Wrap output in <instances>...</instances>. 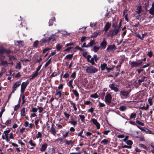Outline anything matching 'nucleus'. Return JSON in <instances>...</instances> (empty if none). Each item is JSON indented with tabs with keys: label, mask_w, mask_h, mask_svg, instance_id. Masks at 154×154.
Listing matches in <instances>:
<instances>
[{
	"label": "nucleus",
	"mask_w": 154,
	"mask_h": 154,
	"mask_svg": "<svg viewBox=\"0 0 154 154\" xmlns=\"http://www.w3.org/2000/svg\"><path fill=\"white\" fill-rule=\"evenodd\" d=\"M120 30V26L116 27L113 30H109L108 33V36L112 37L116 35L119 32Z\"/></svg>",
	"instance_id": "nucleus-1"
},
{
	"label": "nucleus",
	"mask_w": 154,
	"mask_h": 154,
	"mask_svg": "<svg viewBox=\"0 0 154 154\" xmlns=\"http://www.w3.org/2000/svg\"><path fill=\"white\" fill-rule=\"evenodd\" d=\"M86 71L89 74H94L97 72L98 69L94 66H90L87 67Z\"/></svg>",
	"instance_id": "nucleus-2"
},
{
	"label": "nucleus",
	"mask_w": 154,
	"mask_h": 154,
	"mask_svg": "<svg viewBox=\"0 0 154 154\" xmlns=\"http://www.w3.org/2000/svg\"><path fill=\"white\" fill-rule=\"evenodd\" d=\"M29 82L27 81L23 82L21 85L20 92L21 94H23L26 88L29 84Z\"/></svg>",
	"instance_id": "nucleus-3"
},
{
	"label": "nucleus",
	"mask_w": 154,
	"mask_h": 154,
	"mask_svg": "<svg viewBox=\"0 0 154 154\" xmlns=\"http://www.w3.org/2000/svg\"><path fill=\"white\" fill-rule=\"evenodd\" d=\"M138 62L133 61L130 63L131 67H137L143 63L142 60H139Z\"/></svg>",
	"instance_id": "nucleus-4"
},
{
	"label": "nucleus",
	"mask_w": 154,
	"mask_h": 154,
	"mask_svg": "<svg viewBox=\"0 0 154 154\" xmlns=\"http://www.w3.org/2000/svg\"><path fill=\"white\" fill-rule=\"evenodd\" d=\"M112 97L110 94L107 93L105 97V101L107 104L111 103Z\"/></svg>",
	"instance_id": "nucleus-5"
},
{
	"label": "nucleus",
	"mask_w": 154,
	"mask_h": 154,
	"mask_svg": "<svg viewBox=\"0 0 154 154\" xmlns=\"http://www.w3.org/2000/svg\"><path fill=\"white\" fill-rule=\"evenodd\" d=\"M27 111V109L26 108L23 107L20 110V114L21 116L24 117L25 116L26 114Z\"/></svg>",
	"instance_id": "nucleus-6"
},
{
	"label": "nucleus",
	"mask_w": 154,
	"mask_h": 154,
	"mask_svg": "<svg viewBox=\"0 0 154 154\" xmlns=\"http://www.w3.org/2000/svg\"><path fill=\"white\" fill-rule=\"evenodd\" d=\"M120 93L121 95L124 96L125 98H127L129 97V92L128 91L122 90L120 92Z\"/></svg>",
	"instance_id": "nucleus-7"
},
{
	"label": "nucleus",
	"mask_w": 154,
	"mask_h": 154,
	"mask_svg": "<svg viewBox=\"0 0 154 154\" xmlns=\"http://www.w3.org/2000/svg\"><path fill=\"white\" fill-rule=\"evenodd\" d=\"M91 121L94 124L96 125L97 129H98L100 128V125L96 119L94 118L91 119Z\"/></svg>",
	"instance_id": "nucleus-8"
},
{
	"label": "nucleus",
	"mask_w": 154,
	"mask_h": 154,
	"mask_svg": "<svg viewBox=\"0 0 154 154\" xmlns=\"http://www.w3.org/2000/svg\"><path fill=\"white\" fill-rule=\"evenodd\" d=\"M107 44V42L106 41L105 38H103L102 42L100 43V45L102 48L105 49Z\"/></svg>",
	"instance_id": "nucleus-9"
},
{
	"label": "nucleus",
	"mask_w": 154,
	"mask_h": 154,
	"mask_svg": "<svg viewBox=\"0 0 154 154\" xmlns=\"http://www.w3.org/2000/svg\"><path fill=\"white\" fill-rule=\"evenodd\" d=\"M39 69H37L36 71L32 75L30 76V79H33L34 78L36 77L38 74L39 73Z\"/></svg>",
	"instance_id": "nucleus-10"
},
{
	"label": "nucleus",
	"mask_w": 154,
	"mask_h": 154,
	"mask_svg": "<svg viewBox=\"0 0 154 154\" xmlns=\"http://www.w3.org/2000/svg\"><path fill=\"white\" fill-rule=\"evenodd\" d=\"M111 26V23L109 22H107L106 23L104 29V31L107 32L110 28Z\"/></svg>",
	"instance_id": "nucleus-11"
},
{
	"label": "nucleus",
	"mask_w": 154,
	"mask_h": 154,
	"mask_svg": "<svg viewBox=\"0 0 154 154\" xmlns=\"http://www.w3.org/2000/svg\"><path fill=\"white\" fill-rule=\"evenodd\" d=\"M149 13L152 15H154V2L152 3V6L150 9L149 10Z\"/></svg>",
	"instance_id": "nucleus-12"
},
{
	"label": "nucleus",
	"mask_w": 154,
	"mask_h": 154,
	"mask_svg": "<svg viewBox=\"0 0 154 154\" xmlns=\"http://www.w3.org/2000/svg\"><path fill=\"white\" fill-rule=\"evenodd\" d=\"M62 95L61 91L60 90H59L58 89H57L56 90V93L55 94V95L57 97H56V99L57 98V99H58L61 97Z\"/></svg>",
	"instance_id": "nucleus-13"
},
{
	"label": "nucleus",
	"mask_w": 154,
	"mask_h": 154,
	"mask_svg": "<svg viewBox=\"0 0 154 154\" xmlns=\"http://www.w3.org/2000/svg\"><path fill=\"white\" fill-rule=\"evenodd\" d=\"M70 103L71 106L73 107L74 108V110L75 111L74 112L75 114H77L78 113L77 112V108L76 107L74 103L72 101H70Z\"/></svg>",
	"instance_id": "nucleus-14"
},
{
	"label": "nucleus",
	"mask_w": 154,
	"mask_h": 154,
	"mask_svg": "<svg viewBox=\"0 0 154 154\" xmlns=\"http://www.w3.org/2000/svg\"><path fill=\"white\" fill-rule=\"evenodd\" d=\"M71 121H69V123L72 125L74 126H75L77 124V121L74 120L72 117H71Z\"/></svg>",
	"instance_id": "nucleus-15"
},
{
	"label": "nucleus",
	"mask_w": 154,
	"mask_h": 154,
	"mask_svg": "<svg viewBox=\"0 0 154 154\" xmlns=\"http://www.w3.org/2000/svg\"><path fill=\"white\" fill-rule=\"evenodd\" d=\"M109 86L111 90H113L115 92H117L118 91V88L115 86L113 84L109 85Z\"/></svg>",
	"instance_id": "nucleus-16"
},
{
	"label": "nucleus",
	"mask_w": 154,
	"mask_h": 154,
	"mask_svg": "<svg viewBox=\"0 0 154 154\" xmlns=\"http://www.w3.org/2000/svg\"><path fill=\"white\" fill-rule=\"evenodd\" d=\"M97 57L96 55H94V57H92L91 59V60H89L88 59V61L90 63H91L92 65H94L95 64L94 63V60H95L96 61L97 60L96 58H97Z\"/></svg>",
	"instance_id": "nucleus-17"
},
{
	"label": "nucleus",
	"mask_w": 154,
	"mask_h": 154,
	"mask_svg": "<svg viewBox=\"0 0 154 154\" xmlns=\"http://www.w3.org/2000/svg\"><path fill=\"white\" fill-rule=\"evenodd\" d=\"M97 42L94 40H91L90 42L88 44L89 47H92L93 45H95Z\"/></svg>",
	"instance_id": "nucleus-18"
},
{
	"label": "nucleus",
	"mask_w": 154,
	"mask_h": 154,
	"mask_svg": "<svg viewBox=\"0 0 154 154\" xmlns=\"http://www.w3.org/2000/svg\"><path fill=\"white\" fill-rule=\"evenodd\" d=\"M55 35L53 34L50 36L48 39V42H50L52 41L53 42L55 40Z\"/></svg>",
	"instance_id": "nucleus-19"
},
{
	"label": "nucleus",
	"mask_w": 154,
	"mask_h": 154,
	"mask_svg": "<svg viewBox=\"0 0 154 154\" xmlns=\"http://www.w3.org/2000/svg\"><path fill=\"white\" fill-rule=\"evenodd\" d=\"M115 48L116 46L115 45H109L108 46L107 48L106 51H109L115 49Z\"/></svg>",
	"instance_id": "nucleus-20"
},
{
	"label": "nucleus",
	"mask_w": 154,
	"mask_h": 154,
	"mask_svg": "<svg viewBox=\"0 0 154 154\" xmlns=\"http://www.w3.org/2000/svg\"><path fill=\"white\" fill-rule=\"evenodd\" d=\"M54 125L52 124L51 127L50 129V132L51 134L53 135H54L56 133V132L55 129V128L54 127Z\"/></svg>",
	"instance_id": "nucleus-21"
},
{
	"label": "nucleus",
	"mask_w": 154,
	"mask_h": 154,
	"mask_svg": "<svg viewBox=\"0 0 154 154\" xmlns=\"http://www.w3.org/2000/svg\"><path fill=\"white\" fill-rule=\"evenodd\" d=\"M127 10H125L124 11L123 13V16H124L125 20L127 22L128 21V14H127Z\"/></svg>",
	"instance_id": "nucleus-22"
},
{
	"label": "nucleus",
	"mask_w": 154,
	"mask_h": 154,
	"mask_svg": "<svg viewBox=\"0 0 154 154\" xmlns=\"http://www.w3.org/2000/svg\"><path fill=\"white\" fill-rule=\"evenodd\" d=\"M47 146L48 145L46 143H44L40 149L41 151H44L47 148Z\"/></svg>",
	"instance_id": "nucleus-23"
},
{
	"label": "nucleus",
	"mask_w": 154,
	"mask_h": 154,
	"mask_svg": "<svg viewBox=\"0 0 154 154\" xmlns=\"http://www.w3.org/2000/svg\"><path fill=\"white\" fill-rule=\"evenodd\" d=\"M21 84V82L20 81H17L13 85L12 88H14L16 89Z\"/></svg>",
	"instance_id": "nucleus-24"
},
{
	"label": "nucleus",
	"mask_w": 154,
	"mask_h": 154,
	"mask_svg": "<svg viewBox=\"0 0 154 154\" xmlns=\"http://www.w3.org/2000/svg\"><path fill=\"white\" fill-rule=\"evenodd\" d=\"M109 139H105L103 140L101 142V143L103 145H106L109 142V141L108 140Z\"/></svg>",
	"instance_id": "nucleus-25"
},
{
	"label": "nucleus",
	"mask_w": 154,
	"mask_h": 154,
	"mask_svg": "<svg viewBox=\"0 0 154 154\" xmlns=\"http://www.w3.org/2000/svg\"><path fill=\"white\" fill-rule=\"evenodd\" d=\"M136 10V12L138 14H140L142 11L141 6H137V8Z\"/></svg>",
	"instance_id": "nucleus-26"
},
{
	"label": "nucleus",
	"mask_w": 154,
	"mask_h": 154,
	"mask_svg": "<svg viewBox=\"0 0 154 154\" xmlns=\"http://www.w3.org/2000/svg\"><path fill=\"white\" fill-rule=\"evenodd\" d=\"M107 65L105 63H103L100 65L101 69L102 70H104L107 67Z\"/></svg>",
	"instance_id": "nucleus-27"
},
{
	"label": "nucleus",
	"mask_w": 154,
	"mask_h": 154,
	"mask_svg": "<svg viewBox=\"0 0 154 154\" xmlns=\"http://www.w3.org/2000/svg\"><path fill=\"white\" fill-rule=\"evenodd\" d=\"M99 46H94L93 47V50L94 52H97L100 49Z\"/></svg>",
	"instance_id": "nucleus-28"
},
{
	"label": "nucleus",
	"mask_w": 154,
	"mask_h": 154,
	"mask_svg": "<svg viewBox=\"0 0 154 154\" xmlns=\"http://www.w3.org/2000/svg\"><path fill=\"white\" fill-rule=\"evenodd\" d=\"M100 33L99 32H95L92 34L91 37L93 38H96L99 34Z\"/></svg>",
	"instance_id": "nucleus-29"
},
{
	"label": "nucleus",
	"mask_w": 154,
	"mask_h": 154,
	"mask_svg": "<svg viewBox=\"0 0 154 154\" xmlns=\"http://www.w3.org/2000/svg\"><path fill=\"white\" fill-rule=\"evenodd\" d=\"M29 143L31 146H35L36 144L34 141L32 140H30L29 142Z\"/></svg>",
	"instance_id": "nucleus-30"
},
{
	"label": "nucleus",
	"mask_w": 154,
	"mask_h": 154,
	"mask_svg": "<svg viewBox=\"0 0 154 154\" xmlns=\"http://www.w3.org/2000/svg\"><path fill=\"white\" fill-rule=\"evenodd\" d=\"M145 79L146 77L145 76L142 77L140 79L138 80V83L140 84L142 82L146 81Z\"/></svg>",
	"instance_id": "nucleus-31"
},
{
	"label": "nucleus",
	"mask_w": 154,
	"mask_h": 154,
	"mask_svg": "<svg viewBox=\"0 0 154 154\" xmlns=\"http://www.w3.org/2000/svg\"><path fill=\"white\" fill-rule=\"evenodd\" d=\"M38 108V112L39 113H42L44 110L45 108L42 106H37Z\"/></svg>",
	"instance_id": "nucleus-32"
},
{
	"label": "nucleus",
	"mask_w": 154,
	"mask_h": 154,
	"mask_svg": "<svg viewBox=\"0 0 154 154\" xmlns=\"http://www.w3.org/2000/svg\"><path fill=\"white\" fill-rule=\"evenodd\" d=\"M11 130L10 129L7 130L5 131H4V133L5 134V136L6 137H8V133L10 132Z\"/></svg>",
	"instance_id": "nucleus-33"
},
{
	"label": "nucleus",
	"mask_w": 154,
	"mask_h": 154,
	"mask_svg": "<svg viewBox=\"0 0 154 154\" xmlns=\"http://www.w3.org/2000/svg\"><path fill=\"white\" fill-rule=\"evenodd\" d=\"M65 143L68 146L70 144L72 145L73 143V142L72 140H66Z\"/></svg>",
	"instance_id": "nucleus-34"
},
{
	"label": "nucleus",
	"mask_w": 154,
	"mask_h": 154,
	"mask_svg": "<svg viewBox=\"0 0 154 154\" xmlns=\"http://www.w3.org/2000/svg\"><path fill=\"white\" fill-rule=\"evenodd\" d=\"M72 91L76 97H79V94L77 91L76 90H73Z\"/></svg>",
	"instance_id": "nucleus-35"
},
{
	"label": "nucleus",
	"mask_w": 154,
	"mask_h": 154,
	"mask_svg": "<svg viewBox=\"0 0 154 154\" xmlns=\"http://www.w3.org/2000/svg\"><path fill=\"white\" fill-rule=\"evenodd\" d=\"M79 117L81 119V121L82 122H85V116L83 115H80Z\"/></svg>",
	"instance_id": "nucleus-36"
},
{
	"label": "nucleus",
	"mask_w": 154,
	"mask_h": 154,
	"mask_svg": "<svg viewBox=\"0 0 154 154\" xmlns=\"http://www.w3.org/2000/svg\"><path fill=\"white\" fill-rule=\"evenodd\" d=\"M126 109L127 108L125 106H121L119 108V109L122 111H124L126 110Z\"/></svg>",
	"instance_id": "nucleus-37"
},
{
	"label": "nucleus",
	"mask_w": 154,
	"mask_h": 154,
	"mask_svg": "<svg viewBox=\"0 0 154 154\" xmlns=\"http://www.w3.org/2000/svg\"><path fill=\"white\" fill-rule=\"evenodd\" d=\"M149 108V105L148 104L146 105V106H143L141 108L142 109H144L145 110H147Z\"/></svg>",
	"instance_id": "nucleus-38"
},
{
	"label": "nucleus",
	"mask_w": 154,
	"mask_h": 154,
	"mask_svg": "<svg viewBox=\"0 0 154 154\" xmlns=\"http://www.w3.org/2000/svg\"><path fill=\"white\" fill-rule=\"evenodd\" d=\"M136 116V114L135 113H132L130 117V119L135 118Z\"/></svg>",
	"instance_id": "nucleus-39"
},
{
	"label": "nucleus",
	"mask_w": 154,
	"mask_h": 154,
	"mask_svg": "<svg viewBox=\"0 0 154 154\" xmlns=\"http://www.w3.org/2000/svg\"><path fill=\"white\" fill-rule=\"evenodd\" d=\"M38 40L35 41L33 44V47L35 48H37L38 45Z\"/></svg>",
	"instance_id": "nucleus-40"
},
{
	"label": "nucleus",
	"mask_w": 154,
	"mask_h": 154,
	"mask_svg": "<svg viewBox=\"0 0 154 154\" xmlns=\"http://www.w3.org/2000/svg\"><path fill=\"white\" fill-rule=\"evenodd\" d=\"M73 81V79H71L70 80V81L69 82V86L71 88H73V87L72 85V83Z\"/></svg>",
	"instance_id": "nucleus-41"
},
{
	"label": "nucleus",
	"mask_w": 154,
	"mask_h": 154,
	"mask_svg": "<svg viewBox=\"0 0 154 154\" xmlns=\"http://www.w3.org/2000/svg\"><path fill=\"white\" fill-rule=\"evenodd\" d=\"M128 145L131 146L133 144V142L131 140H127L125 142Z\"/></svg>",
	"instance_id": "nucleus-42"
},
{
	"label": "nucleus",
	"mask_w": 154,
	"mask_h": 154,
	"mask_svg": "<svg viewBox=\"0 0 154 154\" xmlns=\"http://www.w3.org/2000/svg\"><path fill=\"white\" fill-rule=\"evenodd\" d=\"M64 114L65 117L67 119H69V118L70 115L66 112H64Z\"/></svg>",
	"instance_id": "nucleus-43"
},
{
	"label": "nucleus",
	"mask_w": 154,
	"mask_h": 154,
	"mask_svg": "<svg viewBox=\"0 0 154 154\" xmlns=\"http://www.w3.org/2000/svg\"><path fill=\"white\" fill-rule=\"evenodd\" d=\"M73 55V54L67 55L66 57V58L67 59H71Z\"/></svg>",
	"instance_id": "nucleus-44"
},
{
	"label": "nucleus",
	"mask_w": 154,
	"mask_h": 154,
	"mask_svg": "<svg viewBox=\"0 0 154 154\" xmlns=\"http://www.w3.org/2000/svg\"><path fill=\"white\" fill-rule=\"evenodd\" d=\"M38 111V108L34 107H32V109L31 110V111L34 113H35L37 112Z\"/></svg>",
	"instance_id": "nucleus-45"
},
{
	"label": "nucleus",
	"mask_w": 154,
	"mask_h": 154,
	"mask_svg": "<svg viewBox=\"0 0 154 154\" xmlns=\"http://www.w3.org/2000/svg\"><path fill=\"white\" fill-rule=\"evenodd\" d=\"M12 121V119H10L7 120L5 123V124L7 125L11 124Z\"/></svg>",
	"instance_id": "nucleus-46"
},
{
	"label": "nucleus",
	"mask_w": 154,
	"mask_h": 154,
	"mask_svg": "<svg viewBox=\"0 0 154 154\" xmlns=\"http://www.w3.org/2000/svg\"><path fill=\"white\" fill-rule=\"evenodd\" d=\"M36 138L37 139L39 138H41L42 137V134L40 132H38L36 135Z\"/></svg>",
	"instance_id": "nucleus-47"
},
{
	"label": "nucleus",
	"mask_w": 154,
	"mask_h": 154,
	"mask_svg": "<svg viewBox=\"0 0 154 154\" xmlns=\"http://www.w3.org/2000/svg\"><path fill=\"white\" fill-rule=\"evenodd\" d=\"M69 134H70V133L69 131H68L65 133V134H63V136L64 138H66L68 137Z\"/></svg>",
	"instance_id": "nucleus-48"
},
{
	"label": "nucleus",
	"mask_w": 154,
	"mask_h": 154,
	"mask_svg": "<svg viewBox=\"0 0 154 154\" xmlns=\"http://www.w3.org/2000/svg\"><path fill=\"white\" fill-rule=\"evenodd\" d=\"M21 68V64L20 63H17L16 66V68L17 69H20Z\"/></svg>",
	"instance_id": "nucleus-49"
},
{
	"label": "nucleus",
	"mask_w": 154,
	"mask_h": 154,
	"mask_svg": "<svg viewBox=\"0 0 154 154\" xmlns=\"http://www.w3.org/2000/svg\"><path fill=\"white\" fill-rule=\"evenodd\" d=\"M51 59H50L48 60L46 63L45 65V68L47 67L50 64V63L51 62Z\"/></svg>",
	"instance_id": "nucleus-50"
},
{
	"label": "nucleus",
	"mask_w": 154,
	"mask_h": 154,
	"mask_svg": "<svg viewBox=\"0 0 154 154\" xmlns=\"http://www.w3.org/2000/svg\"><path fill=\"white\" fill-rule=\"evenodd\" d=\"M98 97V95L96 94H91V97L94 98H97Z\"/></svg>",
	"instance_id": "nucleus-51"
},
{
	"label": "nucleus",
	"mask_w": 154,
	"mask_h": 154,
	"mask_svg": "<svg viewBox=\"0 0 154 154\" xmlns=\"http://www.w3.org/2000/svg\"><path fill=\"white\" fill-rule=\"evenodd\" d=\"M20 103H19L17 105L15 106L14 107V110L15 111L17 110L20 107Z\"/></svg>",
	"instance_id": "nucleus-52"
},
{
	"label": "nucleus",
	"mask_w": 154,
	"mask_h": 154,
	"mask_svg": "<svg viewBox=\"0 0 154 154\" xmlns=\"http://www.w3.org/2000/svg\"><path fill=\"white\" fill-rule=\"evenodd\" d=\"M17 43L18 44H19V45L16 44L17 45H18L20 46H22L23 45V42L22 41H17V42L16 43V44Z\"/></svg>",
	"instance_id": "nucleus-53"
},
{
	"label": "nucleus",
	"mask_w": 154,
	"mask_h": 154,
	"mask_svg": "<svg viewBox=\"0 0 154 154\" xmlns=\"http://www.w3.org/2000/svg\"><path fill=\"white\" fill-rule=\"evenodd\" d=\"M150 146L152 148V149L151 150V152L154 153V143H151L150 144Z\"/></svg>",
	"instance_id": "nucleus-54"
},
{
	"label": "nucleus",
	"mask_w": 154,
	"mask_h": 154,
	"mask_svg": "<svg viewBox=\"0 0 154 154\" xmlns=\"http://www.w3.org/2000/svg\"><path fill=\"white\" fill-rule=\"evenodd\" d=\"M148 101L149 105L151 106L152 104V99L151 97L149 98L148 99Z\"/></svg>",
	"instance_id": "nucleus-55"
},
{
	"label": "nucleus",
	"mask_w": 154,
	"mask_h": 154,
	"mask_svg": "<svg viewBox=\"0 0 154 154\" xmlns=\"http://www.w3.org/2000/svg\"><path fill=\"white\" fill-rule=\"evenodd\" d=\"M136 122L138 125H140L141 126H143L144 125V124L143 123L138 120H137L136 121Z\"/></svg>",
	"instance_id": "nucleus-56"
},
{
	"label": "nucleus",
	"mask_w": 154,
	"mask_h": 154,
	"mask_svg": "<svg viewBox=\"0 0 154 154\" xmlns=\"http://www.w3.org/2000/svg\"><path fill=\"white\" fill-rule=\"evenodd\" d=\"M70 77L73 79H74L76 77V72H74L71 75Z\"/></svg>",
	"instance_id": "nucleus-57"
},
{
	"label": "nucleus",
	"mask_w": 154,
	"mask_h": 154,
	"mask_svg": "<svg viewBox=\"0 0 154 154\" xmlns=\"http://www.w3.org/2000/svg\"><path fill=\"white\" fill-rule=\"evenodd\" d=\"M62 46L61 45H60L59 44L56 47V49L58 51H59L61 48H62Z\"/></svg>",
	"instance_id": "nucleus-58"
},
{
	"label": "nucleus",
	"mask_w": 154,
	"mask_h": 154,
	"mask_svg": "<svg viewBox=\"0 0 154 154\" xmlns=\"http://www.w3.org/2000/svg\"><path fill=\"white\" fill-rule=\"evenodd\" d=\"M139 145L140 146L142 147L144 149H147V148L145 145L141 144H140Z\"/></svg>",
	"instance_id": "nucleus-59"
},
{
	"label": "nucleus",
	"mask_w": 154,
	"mask_h": 154,
	"mask_svg": "<svg viewBox=\"0 0 154 154\" xmlns=\"http://www.w3.org/2000/svg\"><path fill=\"white\" fill-rule=\"evenodd\" d=\"M23 94V95L22 96V104H24L25 103L26 101H25V100L24 99L25 97V96Z\"/></svg>",
	"instance_id": "nucleus-60"
},
{
	"label": "nucleus",
	"mask_w": 154,
	"mask_h": 154,
	"mask_svg": "<svg viewBox=\"0 0 154 154\" xmlns=\"http://www.w3.org/2000/svg\"><path fill=\"white\" fill-rule=\"evenodd\" d=\"M97 23L96 22L95 23H90V26L91 27H93L95 26L96 25Z\"/></svg>",
	"instance_id": "nucleus-61"
},
{
	"label": "nucleus",
	"mask_w": 154,
	"mask_h": 154,
	"mask_svg": "<svg viewBox=\"0 0 154 154\" xmlns=\"http://www.w3.org/2000/svg\"><path fill=\"white\" fill-rule=\"evenodd\" d=\"M63 85L62 84H60L58 87V90H60L62 89L63 88Z\"/></svg>",
	"instance_id": "nucleus-62"
},
{
	"label": "nucleus",
	"mask_w": 154,
	"mask_h": 154,
	"mask_svg": "<svg viewBox=\"0 0 154 154\" xmlns=\"http://www.w3.org/2000/svg\"><path fill=\"white\" fill-rule=\"evenodd\" d=\"M86 38V37L85 36L82 37L81 38V41L82 42H85V39Z\"/></svg>",
	"instance_id": "nucleus-63"
},
{
	"label": "nucleus",
	"mask_w": 154,
	"mask_h": 154,
	"mask_svg": "<svg viewBox=\"0 0 154 154\" xmlns=\"http://www.w3.org/2000/svg\"><path fill=\"white\" fill-rule=\"evenodd\" d=\"M98 105L100 107H103L105 106V104L103 103H101V102L99 103Z\"/></svg>",
	"instance_id": "nucleus-64"
}]
</instances>
